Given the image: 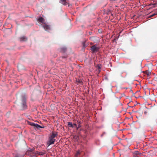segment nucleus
Listing matches in <instances>:
<instances>
[{"label": "nucleus", "instance_id": "f257e3e1", "mask_svg": "<svg viewBox=\"0 0 157 157\" xmlns=\"http://www.w3.org/2000/svg\"><path fill=\"white\" fill-rule=\"evenodd\" d=\"M26 98L25 95H23L22 96L21 98L22 106L23 107V109H26L27 106L26 104Z\"/></svg>", "mask_w": 157, "mask_h": 157}, {"label": "nucleus", "instance_id": "f03ea898", "mask_svg": "<svg viewBox=\"0 0 157 157\" xmlns=\"http://www.w3.org/2000/svg\"><path fill=\"white\" fill-rule=\"evenodd\" d=\"M99 49V47H97L96 45H94L91 47V50L92 53L97 52Z\"/></svg>", "mask_w": 157, "mask_h": 157}, {"label": "nucleus", "instance_id": "7ed1b4c3", "mask_svg": "<svg viewBox=\"0 0 157 157\" xmlns=\"http://www.w3.org/2000/svg\"><path fill=\"white\" fill-rule=\"evenodd\" d=\"M56 140L55 139H52L51 138L49 137V140L48 142V146L49 145L52 144H53L54 143V142H55Z\"/></svg>", "mask_w": 157, "mask_h": 157}, {"label": "nucleus", "instance_id": "20e7f679", "mask_svg": "<svg viewBox=\"0 0 157 157\" xmlns=\"http://www.w3.org/2000/svg\"><path fill=\"white\" fill-rule=\"evenodd\" d=\"M30 124L33 126L34 127L36 128H37L38 129L39 128H44V126L43 125L42 126H40V125H38L37 124H36L34 123H31Z\"/></svg>", "mask_w": 157, "mask_h": 157}, {"label": "nucleus", "instance_id": "39448f33", "mask_svg": "<svg viewBox=\"0 0 157 157\" xmlns=\"http://www.w3.org/2000/svg\"><path fill=\"white\" fill-rule=\"evenodd\" d=\"M43 27L45 30L49 31L51 29L50 26L47 25L45 23H44V24L43 25Z\"/></svg>", "mask_w": 157, "mask_h": 157}, {"label": "nucleus", "instance_id": "423d86ee", "mask_svg": "<svg viewBox=\"0 0 157 157\" xmlns=\"http://www.w3.org/2000/svg\"><path fill=\"white\" fill-rule=\"evenodd\" d=\"M58 135L57 133L55 132H53L51 135L49 137L53 139H55V137Z\"/></svg>", "mask_w": 157, "mask_h": 157}, {"label": "nucleus", "instance_id": "0eeeda50", "mask_svg": "<svg viewBox=\"0 0 157 157\" xmlns=\"http://www.w3.org/2000/svg\"><path fill=\"white\" fill-rule=\"evenodd\" d=\"M38 21L39 22L43 23V24H44V23H45L44 19L42 17H39L38 19Z\"/></svg>", "mask_w": 157, "mask_h": 157}, {"label": "nucleus", "instance_id": "6e6552de", "mask_svg": "<svg viewBox=\"0 0 157 157\" xmlns=\"http://www.w3.org/2000/svg\"><path fill=\"white\" fill-rule=\"evenodd\" d=\"M19 40L20 41H25L27 40V38L25 36H23L19 38Z\"/></svg>", "mask_w": 157, "mask_h": 157}, {"label": "nucleus", "instance_id": "1a4fd4ad", "mask_svg": "<svg viewBox=\"0 0 157 157\" xmlns=\"http://www.w3.org/2000/svg\"><path fill=\"white\" fill-rule=\"evenodd\" d=\"M67 50V48L65 47H63L60 48V51L62 53H64Z\"/></svg>", "mask_w": 157, "mask_h": 157}, {"label": "nucleus", "instance_id": "9d476101", "mask_svg": "<svg viewBox=\"0 0 157 157\" xmlns=\"http://www.w3.org/2000/svg\"><path fill=\"white\" fill-rule=\"evenodd\" d=\"M60 2L64 5H67L66 0H60Z\"/></svg>", "mask_w": 157, "mask_h": 157}, {"label": "nucleus", "instance_id": "9b49d317", "mask_svg": "<svg viewBox=\"0 0 157 157\" xmlns=\"http://www.w3.org/2000/svg\"><path fill=\"white\" fill-rule=\"evenodd\" d=\"M101 64H98L97 66V68L98 69V71L99 72L101 71Z\"/></svg>", "mask_w": 157, "mask_h": 157}, {"label": "nucleus", "instance_id": "f8f14e48", "mask_svg": "<svg viewBox=\"0 0 157 157\" xmlns=\"http://www.w3.org/2000/svg\"><path fill=\"white\" fill-rule=\"evenodd\" d=\"M68 127H70L74 128V126H73L72 123L70 122H68Z\"/></svg>", "mask_w": 157, "mask_h": 157}, {"label": "nucleus", "instance_id": "ddd939ff", "mask_svg": "<svg viewBox=\"0 0 157 157\" xmlns=\"http://www.w3.org/2000/svg\"><path fill=\"white\" fill-rule=\"evenodd\" d=\"M145 73H146V74H147V76H149V75H150L151 74V72L150 71H145Z\"/></svg>", "mask_w": 157, "mask_h": 157}, {"label": "nucleus", "instance_id": "4468645a", "mask_svg": "<svg viewBox=\"0 0 157 157\" xmlns=\"http://www.w3.org/2000/svg\"><path fill=\"white\" fill-rule=\"evenodd\" d=\"M78 127H76L77 129H78L81 126L80 125V121L78 122Z\"/></svg>", "mask_w": 157, "mask_h": 157}, {"label": "nucleus", "instance_id": "2eb2a0df", "mask_svg": "<svg viewBox=\"0 0 157 157\" xmlns=\"http://www.w3.org/2000/svg\"><path fill=\"white\" fill-rule=\"evenodd\" d=\"M80 154V152L79 151H77L75 154V156L77 157Z\"/></svg>", "mask_w": 157, "mask_h": 157}, {"label": "nucleus", "instance_id": "dca6fc26", "mask_svg": "<svg viewBox=\"0 0 157 157\" xmlns=\"http://www.w3.org/2000/svg\"><path fill=\"white\" fill-rule=\"evenodd\" d=\"M73 126H74V127H76V128L77 127V125L76 124H75V123L74 124H73Z\"/></svg>", "mask_w": 157, "mask_h": 157}, {"label": "nucleus", "instance_id": "f3484780", "mask_svg": "<svg viewBox=\"0 0 157 157\" xmlns=\"http://www.w3.org/2000/svg\"><path fill=\"white\" fill-rule=\"evenodd\" d=\"M82 44L83 46L84 47H86V45H85V42H83Z\"/></svg>", "mask_w": 157, "mask_h": 157}, {"label": "nucleus", "instance_id": "a211bd4d", "mask_svg": "<svg viewBox=\"0 0 157 157\" xmlns=\"http://www.w3.org/2000/svg\"><path fill=\"white\" fill-rule=\"evenodd\" d=\"M77 82L78 83H80L82 82V81H80L79 80H77Z\"/></svg>", "mask_w": 157, "mask_h": 157}, {"label": "nucleus", "instance_id": "6ab92c4d", "mask_svg": "<svg viewBox=\"0 0 157 157\" xmlns=\"http://www.w3.org/2000/svg\"><path fill=\"white\" fill-rule=\"evenodd\" d=\"M74 138H75L76 140H78V137L77 136H74Z\"/></svg>", "mask_w": 157, "mask_h": 157}, {"label": "nucleus", "instance_id": "aec40b11", "mask_svg": "<svg viewBox=\"0 0 157 157\" xmlns=\"http://www.w3.org/2000/svg\"><path fill=\"white\" fill-rule=\"evenodd\" d=\"M156 14H157V13H156V14H155V13L153 14L152 15H151L150 16V17H152L153 16H155Z\"/></svg>", "mask_w": 157, "mask_h": 157}, {"label": "nucleus", "instance_id": "412c9836", "mask_svg": "<svg viewBox=\"0 0 157 157\" xmlns=\"http://www.w3.org/2000/svg\"><path fill=\"white\" fill-rule=\"evenodd\" d=\"M33 151V149H31L30 150V151L31 152H32Z\"/></svg>", "mask_w": 157, "mask_h": 157}, {"label": "nucleus", "instance_id": "4be33fe9", "mask_svg": "<svg viewBox=\"0 0 157 157\" xmlns=\"http://www.w3.org/2000/svg\"><path fill=\"white\" fill-rule=\"evenodd\" d=\"M16 157H18V155H16Z\"/></svg>", "mask_w": 157, "mask_h": 157}]
</instances>
